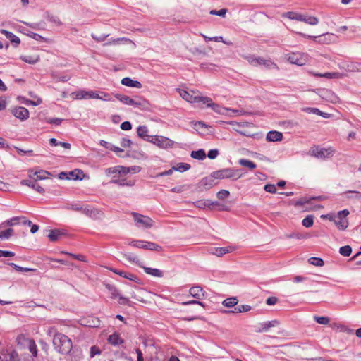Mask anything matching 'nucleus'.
<instances>
[{
    "mask_svg": "<svg viewBox=\"0 0 361 361\" xmlns=\"http://www.w3.org/2000/svg\"><path fill=\"white\" fill-rule=\"evenodd\" d=\"M108 342L111 345H117L122 344L123 343V340L120 337L118 334L114 333L109 336Z\"/></svg>",
    "mask_w": 361,
    "mask_h": 361,
    "instance_id": "nucleus-33",
    "label": "nucleus"
},
{
    "mask_svg": "<svg viewBox=\"0 0 361 361\" xmlns=\"http://www.w3.org/2000/svg\"><path fill=\"white\" fill-rule=\"evenodd\" d=\"M295 206H301L305 211H315L323 208V206L320 204H313L310 200H307L305 198L297 201Z\"/></svg>",
    "mask_w": 361,
    "mask_h": 361,
    "instance_id": "nucleus-16",
    "label": "nucleus"
},
{
    "mask_svg": "<svg viewBox=\"0 0 361 361\" xmlns=\"http://www.w3.org/2000/svg\"><path fill=\"white\" fill-rule=\"evenodd\" d=\"M1 32L4 34L7 39H10L12 42L19 44L20 43V39L16 36L12 32H10L8 31H6L5 30H1Z\"/></svg>",
    "mask_w": 361,
    "mask_h": 361,
    "instance_id": "nucleus-39",
    "label": "nucleus"
},
{
    "mask_svg": "<svg viewBox=\"0 0 361 361\" xmlns=\"http://www.w3.org/2000/svg\"><path fill=\"white\" fill-rule=\"evenodd\" d=\"M314 320L320 324H328L330 321L327 317H314Z\"/></svg>",
    "mask_w": 361,
    "mask_h": 361,
    "instance_id": "nucleus-58",
    "label": "nucleus"
},
{
    "mask_svg": "<svg viewBox=\"0 0 361 361\" xmlns=\"http://www.w3.org/2000/svg\"><path fill=\"white\" fill-rule=\"evenodd\" d=\"M282 17L293 20L304 22L311 25H315L319 23L318 18L314 16H307L295 11L285 12L282 14Z\"/></svg>",
    "mask_w": 361,
    "mask_h": 361,
    "instance_id": "nucleus-2",
    "label": "nucleus"
},
{
    "mask_svg": "<svg viewBox=\"0 0 361 361\" xmlns=\"http://www.w3.org/2000/svg\"><path fill=\"white\" fill-rule=\"evenodd\" d=\"M62 253L69 255L71 257H73L77 260L84 262H87V257L83 255H75V254H72V253H69V252H62Z\"/></svg>",
    "mask_w": 361,
    "mask_h": 361,
    "instance_id": "nucleus-52",
    "label": "nucleus"
},
{
    "mask_svg": "<svg viewBox=\"0 0 361 361\" xmlns=\"http://www.w3.org/2000/svg\"><path fill=\"white\" fill-rule=\"evenodd\" d=\"M97 94L98 96L97 97H95V99L111 101V97L109 93L102 91H97Z\"/></svg>",
    "mask_w": 361,
    "mask_h": 361,
    "instance_id": "nucleus-48",
    "label": "nucleus"
},
{
    "mask_svg": "<svg viewBox=\"0 0 361 361\" xmlns=\"http://www.w3.org/2000/svg\"><path fill=\"white\" fill-rule=\"evenodd\" d=\"M227 12V10L226 8H223V9H221L219 11H216V10H212L210 11V14L212 15H217V16H222V17H224L226 13Z\"/></svg>",
    "mask_w": 361,
    "mask_h": 361,
    "instance_id": "nucleus-63",
    "label": "nucleus"
},
{
    "mask_svg": "<svg viewBox=\"0 0 361 361\" xmlns=\"http://www.w3.org/2000/svg\"><path fill=\"white\" fill-rule=\"evenodd\" d=\"M212 102V99L208 97L198 96L196 103H201L207 107H209Z\"/></svg>",
    "mask_w": 361,
    "mask_h": 361,
    "instance_id": "nucleus-43",
    "label": "nucleus"
},
{
    "mask_svg": "<svg viewBox=\"0 0 361 361\" xmlns=\"http://www.w3.org/2000/svg\"><path fill=\"white\" fill-rule=\"evenodd\" d=\"M106 287H107V288L109 290V293L111 294V298L115 299L116 298H118L120 294H119L118 290H117V288L116 287L110 286V285L107 286Z\"/></svg>",
    "mask_w": 361,
    "mask_h": 361,
    "instance_id": "nucleus-54",
    "label": "nucleus"
},
{
    "mask_svg": "<svg viewBox=\"0 0 361 361\" xmlns=\"http://www.w3.org/2000/svg\"><path fill=\"white\" fill-rule=\"evenodd\" d=\"M115 97L125 104L132 105L139 108H142L143 106H145L146 102L145 100L142 99H134L129 97L128 96L120 94H116Z\"/></svg>",
    "mask_w": 361,
    "mask_h": 361,
    "instance_id": "nucleus-11",
    "label": "nucleus"
},
{
    "mask_svg": "<svg viewBox=\"0 0 361 361\" xmlns=\"http://www.w3.org/2000/svg\"><path fill=\"white\" fill-rule=\"evenodd\" d=\"M178 92L180 96L186 102L189 103H196L198 97V94H196L197 92L194 90H185L182 89H178Z\"/></svg>",
    "mask_w": 361,
    "mask_h": 361,
    "instance_id": "nucleus-15",
    "label": "nucleus"
},
{
    "mask_svg": "<svg viewBox=\"0 0 361 361\" xmlns=\"http://www.w3.org/2000/svg\"><path fill=\"white\" fill-rule=\"evenodd\" d=\"M8 264L10 266L13 267L15 269V270H16L18 271H36V269H35L21 267L14 263H9Z\"/></svg>",
    "mask_w": 361,
    "mask_h": 361,
    "instance_id": "nucleus-55",
    "label": "nucleus"
},
{
    "mask_svg": "<svg viewBox=\"0 0 361 361\" xmlns=\"http://www.w3.org/2000/svg\"><path fill=\"white\" fill-rule=\"evenodd\" d=\"M189 293L191 296L198 300L204 297V291L200 286H193L190 288Z\"/></svg>",
    "mask_w": 361,
    "mask_h": 361,
    "instance_id": "nucleus-24",
    "label": "nucleus"
},
{
    "mask_svg": "<svg viewBox=\"0 0 361 361\" xmlns=\"http://www.w3.org/2000/svg\"><path fill=\"white\" fill-rule=\"evenodd\" d=\"M8 361H20V359L18 358V355L15 350H11L8 353Z\"/></svg>",
    "mask_w": 361,
    "mask_h": 361,
    "instance_id": "nucleus-61",
    "label": "nucleus"
},
{
    "mask_svg": "<svg viewBox=\"0 0 361 361\" xmlns=\"http://www.w3.org/2000/svg\"><path fill=\"white\" fill-rule=\"evenodd\" d=\"M100 354H101V350L97 346L94 345V346L91 347V348H90V357H93L100 355Z\"/></svg>",
    "mask_w": 361,
    "mask_h": 361,
    "instance_id": "nucleus-62",
    "label": "nucleus"
},
{
    "mask_svg": "<svg viewBox=\"0 0 361 361\" xmlns=\"http://www.w3.org/2000/svg\"><path fill=\"white\" fill-rule=\"evenodd\" d=\"M279 324V322L278 320H272L260 324V327L259 329V332H266L268 331L269 329L272 327H275Z\"/></svg>",
    "mask_w": 361,
    "mask_h": 361,
    "instance_id": "nucleus-28",
    "label": "nucleus"
},
{
    "mask_svg": "<svg viewBox=\"0 0 361 361\" xmlns=\"http://www.w3.org/2000/svg\"><path fill=\"white\" fill-rule=\"evenodd\" d=\"M82 214L93 219H99L104 216V213L101 209L90 205L84 207Z\"/></svg>",
    "mask_w": 361,
    "mask_h": 361,
    "instance_id": "nucleus-13",
    "label": "nucleus"
},
{
    "mask_svg": "<svg viewBox=\"0 0 361 361\" xmlns=\"http://www.w3.org/2000/svg\"><path fill=\"white\" fill-rule=\"evenodd\" d=\"M245 59L252 65L257 66L262 65L268 68H276L277 65L271 60H267L261 57H256L255 56H247Z\"/></svg>",
    "mask_w": 361,
    "mask_h": 361,
    "instance_id": "nucleus-10",
    "label": "nucleus"
},
{
    "mask_svg": "<svg viewBox=\"0 0 361 361\" xmlns=\"http://www.w3.org/2000/svg\"><path fill=\"white\" fill-rule=\"evenodd\" d=\"M239 164L243 166L249 168L251 171L254 170L257 167L256 164L253 161L245 159H240Z\"/></svg>",
    "mask_w": 361,
    "mask_h": 361,
    "instance_id": "nucleus-42",
    "label": "nucleus"
},
{
    "mask_svg": "<svg viewBox=\"0 0 361 361\" xmlns=\"http://www.w3.org/2000/svg\"><path fill=\"white\" fill-rule=\"evenodd\" d=\"M62 235H63L62 231L58 229H55L50 231L48 235V238L50 241L55 242L57 241Z\"/></svg>",
    "mask_w": 361,
    "mask_h": 361,
    "instance_id": "nucleus-36",
    "label": "nucleus"
},
{
    "mask_svg": "<svg viewBox=\"0 0 361 361\" xmlns=\"http://www.w3.org/2000/svg\"><path fill=\"white\" fill-rule=\"evenodd\" d=\"M214 112H216L219 114H226V111H235L231 109H228V108H224V107H221L220 105H219L218 104H216L214 102H212L210 106H209Z\"/></svg>",
    "mask_w": 361,
    "mask_h": 361,
    "instance_id": "nucleus-35",
    "label": "nucleus"
},
{
    "mask_svg": "<svg viewBox=\"0 0 361 361\" xmlns=\"http://www.w3.org/2000/svg\"><path fill=\"white\" fill-rule=\"evenodd\" d=\"M251 310L250 306L247 305H242L235 307L233 310L228 311V313H241L246 312Z\"/></svg>",
    "mask_w": 361,
    "mask_h": 361,
    "instance_id": "nucleus-38",
    "label": "nucleus"
},
{
    "mask_svg": "<svg viewBox=\"0 0 361 361\" xmlns=\"http://www.w3.org/2000/svg\"><path fill=\"white\" fill-rule=\"evenodd\" d=\"M20 183L23 185H27L28 187L32 188V189H34L35 190L37 191L39 193H44V188L42 187H41L39 185H38L36 183V180L31 181V180H23L20 182Z\"/></svg>",
    "mask_w": 361,
    "mask_h": 361,
    "instance_id": "nucleus-26",
    "label": "nucleus"
},
{
    "mask_svg": "<svg viewBox=\"0 0 361 361\" xmlns=\"http://www.w3.org/2000/svg\"><path fill=\"white\" fill-rule=\"evenodd\" d=\"M126 259L129 261V262H134L136 264H137L139 267H142V264L140 262V259L137 257H133L131 255H127L126 256Z\"/></svg>",
    "mask_w": 361,
    "mask_h": 361,
    "instance_id": "nucleus-64",
    "label": "nucleus"
},
{
    "mask_svg": "<svg viewBox=\"0 0 361 361\" xmlns=\"http://www.w3.org/2000/svg\"><path fill=\"white\" fill-rule=\"evenodd\" d=\"M217 197L219 200H224L230 195V192L226 190H221L217 193Z\"/></svg>",
    "mask_w": 361,
    "mask_h": 361,
    "instance_id": "nucleus-59",
    "label": "nucleus"
},
{
    "mask_svg": "<svg viewBox=\"0 0 361 361\" xmlns=\"http://www.w3.org/2000/svg\"><path fill=\"white\" fill-rule=\"evenodd\" d=\"M190 166L186 163H178L173 167L174 171H178L180 172L185 171L190 169Z\"/></svg>",
    "mask_w": 361,
    "mask_h": 361,
    "instance_id": "nucleus-46",
    "label": "nucleus"
},
{
    "mask_svg": "<svg viewBox=\"0 0 361 361\" xmlns=\"http://www.w3.org/2000/svg\"><path fill=\"white\" fill-rule=\"evenodd\" d=\"M314 224V216L312 215H308L302 221L303 226L306 228L311 227Z\"/></svg>",
    "mask_w": 361,
    "mask_h": 361,
    "instance_id": "nucleus-47",
    "label": "nucleus"
},
{
    "mask_svg": "<svg viewBox=\"0 0 361 361\" xmlns=\"http://www.w3.org/2000/svg\"><path fill=\"white\" fill-rule=\"evenodd\" d=\"M295 33L301 37H305L307 39H313L314 40H317V39H319V40L317 42L319 43H329V42H331L333 38L334 37V35L333 34H329V33H327L326 35H321V36H312V35H306L305 33L300 32H298Z\"/></svg>",
    "mask_w": 361,
    "mask_h": 361,
    "instance_id": "nucleus-14",
    "label": "nucleus"
},
{
    "mask_svg": "<svg viewBox=\"0 0 361 361\" xmlns=\"http://www.w3.org/2000/svg\"><path fill=\"white\" fill-rule=\"evenodd\" d=\"M137 135L148 142L149 137H153L154 135H148V128L145 126H140L137 128Z\"/></svg>",
    "mask_w": 361,
    "mask_h": 361,
    "instance_id": "nucleus-30",
    "label": "nucleus"
},
{
    "mask_svg": "<svg viewBox=\"0 0 361 361\" xmlns=\"http://www.w3.org/2000/svg\"><path fill=\"white\" fill-rule=\"evenodd\" d=\"M83 208H84V207L82 205H81V204H80V203L71 204L68 206L69 209H71L73 211H77V212H81L82 213Z\"/></svg>",
    "mask_w": 361,
    "mask_h": 361,
    "instance_id": "nucleus-57",
    "label": "nucleus"
},
{
    "mask_svg": "<svg viewBox=\"0 0 361 361\" xmlns=\"http://www.w3.org/2000/svg\"><path fill=\"white\" fill-rule=\"evenodd\" d=\"M85 175L82 170H80L79 169H75L68 172V180H82L85 178Z\"/></svg>",
    "mask_w": 361,
    "mask_h": 361,
    "instance_id": "nucleus-25",
    "label": "nucleus"
},
{
    "mask_svg": "<svg viewBox=\"0 0 361 361\" xmlns=\"http://www.w3.org/2000/svg\"><path fill=\"white\" fill-rule=\"evenodd\" d=\"M191 157L193 159L203 160L206 157V154L203 149H199L197 151H192L191 153Z\"/></svg>",
    "mask_w": 361,
    "mask_h": 361,
    "instance_id": "nucleus-44",
    "label": "nucleus"
},
{
    "mask_svg": "<svg viewBox=\"0 0 361 361\" xmlns=\"http://www.w3.org/2000/svg\"><path fill=\"white\" fill-rule=\"evenodd\" d=\"M13 233V230L11 228L2 231L0 232V239H7L12 235Z\"/></svg>",
    "mask_w": 361,
    "mask_h": 361,
    "instance_id": "nucleus-53",
    "label": "nucleus"
},
{
    "mask_svg": "<svg viewBox=\"0 0 361 361\" xmlns=\"http://www.w3.org/2000/svg\"><path fill=\"white\" fill-rule=\"evenodd\" d=\"M131 42V41L129 39L123 37V38H117V39H111L105 44L106 45H116V44H120V42Z\"/></svg>",
    "mask_w": 361,
    "mask_h": 361,
    "instance_id": "nucleus-49",
    "label": "nucleus"
},
{
    "mask_svg": "<svg viewBox=\"0 0 361 361\" xmlns=\"http://www.w3.org/2000/svg\"><path fill=\"white\" fill-rule=\"evenodd\" d=\"M39 56L36 54H28L20 56V59L30 64H35L39 61Z\"/></svg>",
    "mask_w": 361,
    "mask_h": 361,
    "instance_id": "nucleus-23",
    "label": "nucleus"
},
{
    "mask_svg": "<svg viewBox=\"0 0 361 361\" xmlns=\"http://www.w3.org/2000/svg\"><path fill=\"white\" fill-rule=\"evenodd\" d=\"M264 190L269 193H275L276 192V186L272 184H267L264 185Z\"/></svg>",
    "mask_w": 361,
    "mask_h": 361,
    "instance_id": "nucleus-60",
    "label": "nucleus"
},
{
    "mask_svg": "<svg viewBox=\"0 0 361 361\" xmlns=\"http://www.w3.org/2000/svg\"><path fill=\"white\" fill-rule=\"evenodd\" d=\"M348 198L354 197L355 199L361 198V193L357 191H347L344 193Z\"/></svg>",
    "mask_w": 361,
    "mask_h": 361,
    "instance_id": "nucleus-56",
    "label": "nucleus"
},
{
    "mask_svg": "<svg viewBox=\"0 0 361 361\" xmlns=\"http://www.w3.org/2000/svg\"><path fill=\"white\" fill-rule=\"evenodd\" d=\"M109 270L111 271L114 272V274L119 275L120 276H121L123 278L127 279L130 281H134L136 283H139V281H140L139 278L136 275H135L134 274H133L131 272H128V271H123V270H118L115 268H109Z\"/></svg>",
    "mask_w": 361,
    "mask_h": 361,
    "instance_id": "nucleus-19",
    "label": "nucleus"
},
{
    "mask_svg": "<svg viewBox=\"0 0 361 361\" xmlns=\"http://www.w3.org/2000/svg\"><path fill=\"white\" fill-rule=\"evenodd\" d=\"M238 299L236 298L233 297L225 299L223 301L222 304L224 306L226 307H233L238 304Z\"/></svg>",
    "mask_w": 361,
    "mask_h": 361,
    "instance_id": "nucleus-40",
    "label": "nucleus"
},
{
    "mask_svg": "<svg viewBox=\"0 0 361 361\" xmlns=\"http://www.w3.org/2000/svg\"><path fill=\"white\" fill-rule=\"evenodd\" d=\"M283 133L276 130L269 131L266 136L268 142H280L283 140Z\"/></svg>",
    "mask_w": 361,
    "mask_h": 361,
    "instance_id": "nucleus-22",
    "label": "nucleus"
},
{
    "mask_svg": "<svg viewBox=\"0 0 361 361\" xmlns=\"http://www.w3.org/2000/svg\"><path fill=\"white\" fill-rule=\"evenodd\" d=\"M342 68L348 72H361V63H359V62L345 63L343 64Z\"/></svg>",
    "mask_w": 361,
    "mask_h": 361,
    "instance_id": "nucleus-21",
    "label": "nucleus"
},
{
    "mask_svg": "<svg viewBox=\"0 0 361 361\" xmlns=\"http://www.w3.org/2000/svg\"><path fill=\"white\" fill-rule=\"evenodd\" d=\"M339 252L344 257H348L352 252V249L349 245L343 246L340 248Z\"/></svg>",
    "mask_w": 361,
    "mask_h": 361,
    "instance_id": "nucleus-50",
    "label": "nucleus"
},
{
    "mask_svg": "<svg viewBox=\"0 0 361 361\" xmlns=\"http://www.w3.org/2000/svg\"><path fill=\"white\" fill-rule=\"evenodd\" d=\"M132 216L135 225L139 228H149L154 226V221L149 216L135 212H133Z\"/></svg>",
    "mask_w": 361,
    "mask_h": 361,
    "instance_id": "nucleus-7",
    "label": "nucleus"
},
{
    "mask_svg": "<svg viewBox=\"0 0 361 361\" xmlns=\"http://www.w3.org/2000/svg\"><path fill=\"white\" fill-rule=\"evenodd\" d=\"M75 99H95L97 97V91L80 90L71 94Z\"/></svg>",
    "mask_w": 361,
    "mask_h": 361,
    "instance_id": "nucleus-12",
    "label": "nucleus"
},
{
    "mask_svg": "<svg viewBox=\"0 0 361 361\" xmlns=\"http://www.w3.org/2000/svg\"><path fill=\"white\" fill-rule=\"evenodd\" d=\"M214 179L215 178L212 177V174L211 176L203 178L200 182V185L204 188V189L208 190L214 185Z\"/></svg>",
    "mask_w": 361,
    "mask_h": 361,
    "instance_id": "nucleus-34",
    "label": "nucleus"
},
{
    "mask_svg": "<svg viewBox=\"0 0 361 361\" xmlns=\"http://www.w3.org/2000/svg\"><path fill=\"white\" fill-rule=\"evenodd\" d=\"M11 114L20 121H25L29 118V111L23 106L14 107L11 109Z\"/></svg>",
    "mask_w": 361,
    "mask_h": 361,
    "instance_id": "nucleus-17",
    "label": "nucleus"
},
{
    "mask_svg": "<svg viewBox=\"0 0 361 361\" xmlns=\"http://www.w3.org/2000/svg\"><path fill=\"white\" fill-rule=\"evenodd\" d=\"M142 268H143L145 272L149 275L161 278L164 276V273L161 270L156 268H150L142 266Z\"/></svg>",
    "mask_w": 361,
    "mask_h": 361,
    "instance_id": "nucleus-29",
    "label": "nucleus"
},
{
    "mask_svg": "<svg viewBox=\"0 0 361 361\" xmlns=\"http://www.w3.org/2000/svg\"><path fill=\"white\" fill-rule=\"evenodd\" d=\"M31 339L32 338L27 337L24 334H20V335L18 336V337L16 338V342H17L18 345H19L26 346V345L28 343V341H30Z\"/></svg>",
    "mask_w": 361,
    "mask_h": 361,
    "instance_id": "nucleus-41",
    "label": "nucleus"
},
{
    "mask_svg": "<svg viewBox=\"0 0 361 361\" xmlns=\"http://www.w3.org/2000/svg\"><path fill=\"white\" fill-rule=\"evenodd\" d=\"M114 183H118L120 185L133 186L135 180L134 179L119 178L118 180H114Z\"/></svg>",
    "mask_w": 361,
    "mask_h": 361,
    "instance_id": "nucleus-37",
    "label": "nucleus"
},
{
    "mask_svg": "<svg viewBox=\"0 0 361 361\" xmlns=\"http://www.w3.org/2000/svg\"><path fill=\"white\" fill-rule=\"evenodd\" d=\"M314 76H317V77H323V78H328V79H331V78H341L343 77V75L340 73H337V72H334V73H325L324 74H321V73H311Z\"/></svg>",
    "mask_w": 361,
    "mask_h": 361,
    "instance_id": "nucleus-32",
    "label": "nucleus"
},
{
    "mask_svg": "<svg viewBox=\"0 0 361 361\" xmlns=\"http://www.w3.org/2000/svg\"><path fill=\"white\" fill-rule=\"evenodd\" d=\"M140 167L138 166H133V167H125L121 166H116L114 169L113 172L118 173L119 175H126L130 172H139Z\"/></svg>",
    "mask_w": 361,
    "mask_h": 361,
    "instance_id": "nucleus-20",
    "label": "nucleus"
},
{
    "mask_svg": "<svg viewBox=\"0 0 361 361\" xmlns=\"http://www.w3.org/2000/svg\"><path fill=\"white\" fill-rule=\"evenodd\" d=\"M121 84L131 87L141 88L142 84L139 81L133 80L130 78H124L121 80Z\"/></svg>",
    "mask_w": 361,
    "mask_h": 361,
    "instance_id": "nucleus-31",
    "label": "nucleus"
},
{
    "mask_svg": "<svg viewBox=\"0 0 361 361\" xmlns=\"http://www.w3.org/2000/svg\"><path fill=\"white\" fill-rule=\"evenodd\" d=\"M309 262L317 267H322L324 264L323 259L319 257H311L309 259Z\"/></svg>",
    "mask_w": 361,
    "mask_h": 361,
    "instance_id": "nucleus-51",
    "label": "nucleus"
},
{
    "mask_svg": "<svg viewBox=\"0 0 361 361\" xmlns=\"http://www.w3.org/2000/svg\"><path fill=\"white\" fill-rule=\"evenodd\" d=\"M54 348L62 355H68L73 348L71 338L62 333H56L53 337Z\"/></svg>",
    "mask_w": 361,
    "mask_h": 361,
    "instance_id": "nucleus-1",
    "label": "nucleus"
},
{
    "mask_svg": "<svg viewBox=\"0 0 361 361\" xmlns=\"http://www.w3.org/2000/svg\"><path fill=\"white\" fill-rule=\"evenodd\" d=\"M148 142L164 149H171L174 145L173 140L166 137L159 135H154L153 137H149Z\"/></svg>",
    "mask_w": 361,
    "mask_h": 361,
    "instance_id": "nucleus-5",
    "label": "nucleus"
},
{
    "mask_svg": "<svg viewBox=\"0 0 361 361\" xmlns=\"http://www.w3.org/2000/svg\"><path fill=\"white\" fill-rule=\"evenodd\" d=\"M335 152L336 150L333 147L322 148L314 146L310 149V154L318 159H325L332 157Z\"/></svg>",
    "mask_w": 361,
    "mask_h": 361,
    "instance_id": "nucleus-4",
    "label": "nucleus"
},
{
    "mask_svg": "<svg viewBox=\"0 0 361 361\" xmlns=\"http://www.w3.org/2000/svg\"><path fill=\"white\" fill-rule=\"evenodd\" d=\"M309 56L307 54L301 52H293L287 55V60L293 64L303 66L308 61Z\"/></svg>",
    "mask_w": 361,
    "mask_h": 361,
    "instance_id": "nucleus-8",
    "label": "nucleus"
},
{
    "mask_svg": "<svg viewBox=\"0 0 361 361\" xmlns=\"http://www.w3.org/2000/svg\"><path fill=\"white\" fill-rule=\"evenodd\" d=\"M26 346L28 348L32 356L36 357L37 355V349L35 341L33 339H31L30 341H28V343L26 345Z\"/></svg>",
    "mask_w": 361,
    "mask_h": 361,
    "instance_id": "nucleus-45",
    "label": "nucleus"
},
{
    "mask_svg": "<svg viewBox=\"0 0 361 361\" xmlns=\"http://www.w3.org/2000/svg\"><path fill=\"white\" fill-rule=\"evenodd\" d=\"M212 177L215 179L231 178L237 180L241 177L238 170L233 168H226L213 172Z\"/></svg>",
    "mask_w": 361,
    "mask_h": 361,
    "instance_id": "nucleus-3",
    "label": "nucleus"
},
{
    "mask_svg": "<svg viewBox=\"0 0 361 361\" xmlns=\"http://www.w3.org/2000/svg\"><path fill=\"white\" fill-rule=\"evenodd\" d=\"M237 248L238 247L235 245H229L224 247H213L211 249L210 252L217 257H222L225 254L234 252Z\"/></svg>",
    "mask_w": 361,
    "mask_h": 361,
    "instance_id": "nucleus-18",
    "label": "nucleus"
},
{
    "mask_svg": "<svg viewBox=\"0 0 361 361\" xmlns=\"http://www.w3.org/2000/svg\"><path fill=\"white\" fill-rule=\"evenodd\" d=\"M130 245L133 247H137V248L146 249V250H153V251H157V252H160L162 250L161 247L159 246V245H157L154 243L148 242V241H145V240H133L130 243Z\"/></svg>",
    "mask_w": 361,
    "mask_h": 361,
    "instance_id": "nucleus-9",
    "label": "nucleus"
},
{
    "mask_svg": "<svg viewBox=\"0 0 361 361\" xmlns=\"http://www.w3.org/2000/svg\"><path fill=\"white\" fill-rule=\"evenodd\" d=\"M50 173L44 171V170H39L38 171L33 172L32 171H29V177L32 178L33 176H36L37 180H43L47 178L50 176Z\"/></svg>",
    "mask_w": 361,
    "mask_h": 361,
    "instance_id": "nucleus-27",
    "label": "nucleus"
},
{
    "mask_svg": "<svg viewBox=\"0 0 361 361\" xmlns=\"http://www.w3.org/2000/svg\"><path fill=\"white\" fill-rule=\"evenodd\" d=\"M349 214L350 212L348 209H344L335 214L334 222L338 230L344 231L348 227L349 222L347 217Z\"/></svg>",
    "mask_w": 361,
    "mask_h": 361,
    "instance_id": "nucleus-6",
    "label": "nucleus"
}]
</instances>
